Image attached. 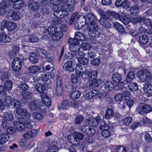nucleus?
Masks as SVG:
<instances>
[{
  "label": "nucleus",
  "instance_id": "obj_1",
  "mask_svg": "<svg viewBox=\"0 0 152 152\" xmlns=\"http://www.w3.org/2000/svg\"><path fill=\"white\" fill-rule=\"evenodd\" d=\"M14 126L18 130L23 131L25 128L31 127V121L29 119L21 118L19 121L14 124Z\"/></svg>",
  "mask_w": 152,
  "mask_h": 152
},
{
  "label": "nucleus",
  "instance_id": "obj_2",
  "mask_svg": "<svg viewBox=\"0 0 152 152\" xmlns=\"http://www.w3.org/2000/svg\"><path fill=\"white\" fill-rule=\"evenodd\" d=\"M80 46L75 45H74L69 44V49L72 52L71 55L72 56V57H75L77 58L84 56H85L84 53L82 51H80Z\"/></svg>",
  "mask_w": 152,
  "mask_h": 152
},
{
  "label": "nucleus",
  "instance_id": "obj_3",
  "mask_svg": "<svg viewBox=\"0 0 152 152\" xmlns=\"http://www.w3.org/2000/svg\"><path fill=\"white\" fill-rule=\"evenodd\" d=\"M75 39L72 38H69L68 40L69 44L74 45H75L79 46V41H84L86 40L85 36L83 34L78 32L75 33Z\"/></svg>",
  "mask_w": 152,
  "mask_h": 152
},
{
  "label": "nucleus",
  "instance_id": "obj_4",
  "mask_svg": "<svg viewBox=\"0 0 152 152\" xmlns=\"http://www.w3.org/2000/svg\"><path fill=\"white\" fill-rule=\"evenodd\" d=\"M138 78L141 82L149 80L151 77L150 72L146 69H142L139 71L137 73Z\"/></svg>",
  "mask_w": 152,
  "mask_h": 152
},
{
  "label": "nucleus",
  "instance_id": "obj_5",
  "mask_svg": "<svg viewBox=\"0 0 152 152\" xmlns=\"http://www.w3.org/2000/svg\"><path fill=\"white\" fill-rule=\"evenodd\" d=\"M152 110L151 107L149 105L140 103L136 108L137 112L140 115H144L150 112Z\"/></svg>",
  "mask_w": 152,
  "mask_h": 152
},
{
  "label": "nucleus",
  "instance_id": "obj_6",
  "mask_svg": "<svg viewBox=\"0 0 152 152\" xmlns=\"http://www.w3.org/2000/svg\"><path fill=\"white\" fill-rule=\"evenodd\" d=\"M39 39L35 35H26L22 40V43L27 45L30 42L36 43L39 41Z\"/></svg>",
  "mask_w": 152,
  "mask_h": 152
},
{
  "label": "nucleus",
  "instance_id": "obj_7",
  "mask_svg": "<svg viewBox=\"0 0 152 152\" xmlns=\"http://www.w3.org/2000/svg\"><path fill=\"white\" fill-rule=\"evenodd\" d=\"M99 129L102 130V135L104 138L109 137L111 133V129L107 124L103 123L99 126Z\"/></svg>",
  "mask_w": 152,
  "mask_h": 152
},
{
  "label": "nucleus",
  "instance_id": "obj_8",
  "mask_svg": "<svg viewBox=\"0 0 152 152\" xmlns=\"http://www.w3.org/2000/svg\"><path fill=\"white\" fill-rule=\"evenodd\" d=\"M86 22V18L84 16L79 15L77 17L76 22L75 23V26L77 29H81L85 25Z\"/></svg>",
  "mask_w": 152,
  "mask_h": 152
},
{
  "label": "nucleus",
  "instance_id": "obj_9",
  "mask_svg": "<svg viewBox=\"0 0 152 152\" xmlns=\"http://www.w3.org/2000/svg\"><path fill=\"white\" fill-rule=\"evenodd\" d=\"M32 125L31 127H29L27 128L28 129L27 132L24 134L23 135V137L27 139H30L35 137L37 134V131L36 129L32 128Z\"/></svg>",
  "mask_w": 152,
  "mask_h": 152
},
{
  "label": "nucleus",
  "instance_id": "obj_10",
  "mask_svg": "<svg viewBox=\"0 0 152 152\" xmlns=\"http://www.w3.org/2000/svg\"><path fill=\"white\" fill-rule=\"evenodd\" d=\"M12 67L13 70L16 72L19 71L22 67L21 59L18 58H15L12 61Z\"/></svg>",
  "mask_w": 152,
  "mask_h": 152
},
{
  "label": "nucleus",
  "instance_id": "obj_11",
  "mask_svg": "<svg viewBox=\"0 0 152 152\" xmlns=\"http://www.w3.org/2000/svg\"><path fill=\"white\" fill-rule=\"evenodd\" d=\"M7 15L10 17L12 19L14 20H19L21 15L20 12L16 11L10 10L7 12Z\"/></svg>",
  "mask_w": 152,
  "mask_h": 152
},
{
  "label": "nucleus",
  "instance_id": "obj_12",
  "mask_svg": "<svg viewBox=\"0 0 152 152\" xmlns=\"http://www.w3.org/2000/svg\"><path fill=\"white\" fill-rule=\"evenodd\" d=\"M74 62V61L72 60L67 61L63 66V69L68 71L69 72L74 71L75 70Z\"/></svg>",
  "mask_w": 152,
  "mask_h": 152
},
{
  "label": "nucleus",
  "instance_id": "obj_13",
  "mask_svg": "<svg viewBox=\"0 0 152 152\" xmlns=\"http://www.w3.org/2000/svg\"><path fill=\"white\" fill-rule=\"evenodd\" d=\"M81 130L83 132L89 135H94L95 132L94 128L88 125L83 126L81 128Z\"/></svg>",
  "mask_w": 152,
  "mask_h": 152
},
{
  "label": "nucleus",
  "instance_id": "obj_14",
  "mask_svg": "<svg viewBox=\"0 0 152 152\" xmlns=\"http://www.w3.org/2000/svg\"><path fill=\"white\" fill-rule=\"evenodd\" d=\"M28 103V107L31 110H36L38 108V105L37 103V101L34 98H32L31 99H28L27 101Z\"/></svg>",
  "mask_w": 152,
  "mask_h": 152
},
{
  "label": "nucleus",
  "instance_id": "obj_15",
  "mask_svg": "<svg viewBox=\"0 0 152 152\" xmlns=\"http://www.w3.org/2000/svg\"><path fill=\"white\" fill-rule=\"evenodd\" d=\"M40 70V67L38 66L33 65L28 68V73L30 75H34L39 73Z\"/></svg>",
  "mask_w": 152,
  "mask_h": 152
},
{
  "label": "nucleus",
  "instance_id": "obj_16",
  "mask_svg": "<svg viewBox=\"0 0 152 152\" xmlns=\"http://www.w3.org/2000/svg\"><path fill=\"white\" fill-rule=\"evenodd\" d=\"M13 2V7L16 10H19L23 7L24 4L23 0H11Z\"/></svg>",
  "mask_w": 152,
  "mask_h": 152
},
{
  "label": "nucleus",
  "instance_id": "obj_17",
  "mask_svg": "<svg viewBox=\"0 0 152 152\" xmlns=\"http://www.w3.org/2000/svg\"><path fill=\"white\" fill-rule=\"evenodd\" d=\"M68 139L69 141L72 145H78L80 143V141L78 140L74 134L69 135L68 136Z\"/></svg>",
  "mask_w": 152,
  "mask_h": 152
},
{
  "label": "nucleus",
  "instance_id": "obj_18",
  "mask_svg": "<svg viewBox=\"0 0 152 152\" xmlns=\"http://www.w3.org/2000/svg\"><path fill=\"white\" fill-rule=\"evenodd\" d=\"M63 35V32L61 31L58 28L53 34L52 37L53 40V41H57L61 39Z\"/></svg>",
  "mask_w": 152,
  "mask_h": 152
},
{
  "label": "nucleus",
  "instance_id": "obj_19",
  "mask_svg": "<svg viewBox=\"0 0 152 152\" xmlns=\"http://www.w3.org/2000/svg\"><path fill=\"white\" fill-rule=\"evenodd\" d=\"M95 21L90 20L89 23L88 24V29L89 31L90 35L91 37H94L95 35H93L95 31Z\"/></svg>",
  "mask_w": 152,
  "mask_h": 152
},
{
  "label": "nucleus",
  "instance_id": "obj_20",
  "mask_svg": "<svg viewBox=\"0 0 152 152\" xmlns=\"http://www.w3.org/2000/svg\"><path fill=\"white\" fill-rule=\"evenodd\" d=\"M16 112L18 115L22 116H24L30 118V114L28 112L26 109L23 108H17L16 110Z\"/></svg>",
  "mask_w": 152,
  "mask_h": 152
},
{
  "label": "nucleus",
  "instance_id": "obj_21",
  "mask_svg": "<svg viewBox=\"0 0 152 152\" xmlns=\"http://www.w3.org/2000/svg\"><path fill=\"white\" fill-rule=\"evenodd\" d=\"M28 6L29 8L32 10L37 11L40 7V5L37 2L34 1L28 2Z\"/></svg>",
  "mask_w": 152,
  "mask_h": 152
},
{
  "label": "nucleus",
  "instance_id": "obj_22",
  "mask_svg": "<svg viewBox=\"0 0 152 152\" xmlns=\"http://www.w3.org/2000/svg\"><path fill=\"white\" fill-rule=\"evenodd\" d=\"M41 97L44 104L47 107H50L51 104V101L50 98L45 94H43Z\"/></svg>",
  "mask_w": 152,
  "mask_h": 152
},
{
  "label": "nucleus",
  "instance_id": "obj_23",
  "mask_svg": "<svg viewBox=\"0 0 152 152\" xmlns=\"http://www.w3.org/2000/svg\"><path fill=\"white\" fill-rule=\"evenodd\" d=\"M35 51L40 57L45 58L47 57V52L44 49L41 48H37Z\"/></svg>",
  "mask_w": 152,
  "mask_h": 152
},
{
  "label": "nucleus",
  "instance_id": "obj_24",
  "mask_svg": "<svg viewBox=\"0 0 152 152\" xmlns=\"http://www.w3.org/2000/svg\"><path fill=\"white\" fill-rule=\"evenodd\" d=\"M61 9L68 12H71L74 10V5L68 4L66 3H63L61 5Z\"/></svg>",
  "mask_w": 152,
  "mask_h": 152
},
{
  "label": "nucleus",
  "instance_id": "obj_25",
  "mask_svg": "<svg viewBox=\"0 0 152 152\" xmlns=\"http://www.w3.org/2000/svg\"><path fill=\"white\" fill-rule=\"evenodd\" d=\"M9 136L6 133H1L0 134V144H3L9 139Z\"/></svg>",
  "mask_w": 152,
  "mask_h": 152
},
{
  "label": "nucleus",
  "instance_id": "obj_26",
  "mask_svg": "<svg viewBox=\"0 0 152 152\" xmlns=\"http://www.w3.org/2000/svg\"><path fill=\"white\" fill-rule=\"evenodd\" d=\"M120 18L119 19L125 25L128 24L130 22V19L125 13L123 12L121 13Z\"/></svg>",
  "mask_w": 152,
  "mask_h": 152
},
{
  "label": "nucleus",
  "instance_id": "obj_27",
  "mask_svg": "<svg viewBox=\"0 0 152 152\" xmlns=\"http://www.w3.org/2000/svg\"><path fill=\"white\" fill-rule=\"evenodd\" d=\"M143 90L146 93L152 94V83H146L144 85Z\"/></svg>",
  "mask_w": 152,
  "mask_h": 152
},
{
  "label": "nucleus",
  "instance_id": "obj_28",
  "mask_svg": "<svg viewBox=\"0 0 152 152\" xmlns=\"http://www.w3.org/2000/svg\"><path fill=\"white\" fill-rule=\"evenodd\" d=\"M94 73V72H93L89 75L90 78L89 85L92 88H94L95 86V76Z\"/></svg>",
  "mask_w": 152,
  "mask_h": 152
},
{
  "label": "nucleus",
  "instance_id": "obj_29",
  "mask_svg": "<svg viewBox=\"0 0 152 152\" xmlns=\"http://www.w3.org/2000/svg\"><path fill=\"white\" fill-rule=\"evenodd\" d=\"M104 86L106 90H110L114 87V85L111 81L108 80H105L104 82Z\"/></svg>",
  "mask_w": 152,
  "mask_h": 152
},
{
  "label": "nucleus",
  "instance_id": "obj_30",
  "mask_svg": "<svg viewBox=\"0 0 152 152\" xmlns=\"http://www.w3.org/2000/svg\"><path fill=\"white\" fill-rule=\"evenodd\" d=\"M4 102L7 107L12 106L13 100L11 96H6L4 98Z\"/></svg>",
  "mask_w": 152,
  "mask_h": 152
},
{
  "label": "nucleus",
  "instance_id": "obj_31",
  "mask_svg": "<svg viewBox=\"0 0 152 152\" xmlns=\"http://www.w3.org/2000/svg\"><path fill=\"white\" fill-rule=\"evenodd\" d=\"M112 79L113 81L116 84L121 81L122 76L121 75L115 72L113 75Z\"/></svg>",
  "mask_w": 152,
  "mask_h": 152
},
{
  "label": "nucleus",
  "instance_id": "obj_32",
  "mask_svg": "<svg viewBox=\"0 0 152 152\" xmlns=\"http://www.w3.org/2000/svg\"><path fill=\"white\" fill-rule=\"evenodd\" d=\"M100 23L104 27L109 28L111 27V25L107 21V20L104 18H101L99 20Z\"/></svg>",
  "mask_w": 152,
  "mask_h": 152
},
{
  "label": "nucleus",
  "instance_id": "obj_33",
  "mask_svg": "<svg viewBox=\"0 0 152 152\" xmlns=\"http://www.w3.org/2000/svg\"><path fill=\"white\" fill-rule=\"evenodd\" d=\"M72 129L71 125L65 124L61 129V132L63 135H64L66 133L70 132Z\"/></svg>",
  "mask_w": 152,
  "mask_h": 152
},
{
  "label": "nucleus",
  "instance_id": "obj_34",
  "mask_svg": "<svg viewBox=\"0 0 152 152\" xmlns=\"http://www.w3.org/2000/svg\"><path fill=\"white\" fill-rule=\"evenodd\" d=\"M38 57L34 52L30 53L29 58V61L33 63H35L38 61Z\"/></svg>",
  "mask_w": 152,
  "mask_h": 152
},
{
  "label": "nucleus",
  "instance_id": "obj_35",
  "mask_svg": "<svg viewBox=\"0 0 152 152\" xmlns=\"http://www.w3.org/2000/svg\"><path fill=\"white\" fill-rule=\"evenodd\" d=\"M0 39L1 42L2 41L4 43L8 42L10 40L9 37L7 36L6 33L2 32L0 34Z\"/></svg>",
  "mask_w": 152,
  "mask_h": 152
},
{
  "label": "nucleus",
  "instance_id": "obj_36",
  "mask_svg": "<svg viewBox=\"0 0 152 152\" xmlns=\"http://www.w3.org/2000/svg\"><path fill=\"white\" fill-rule=\"evenodd\" d=\"M17 27L16 24L12 22H7L6 28L8 30L11 31L15 29Z\"/></svg>",
  "mask_w": 152,
  "mask_h": 152
},
{
  "label": "nucleus",
  "instance_id": "obj_37",
  "mask_svg": "<svg viewBox=\"0 0 152 152\" xmlns=\"http://www.w3.org/2000/svg\"><path fill=\"white\" fill-rule=\"evenodd\" d=\"M81 94V93L79 91H73L70 94V97L72 99H77L79 98Z\"/></svg>",
  "mask_w": 152,
  "mask_h": 152
},
{
  "label": "nucleus",
  "instance_id": "obj_38",
  "mask_svg": "<svg viewBox=\"0 0 152 152\" xmlns=\"http://www.w3.org/2000/svg\"><path fill=\"white\" fill-rule=\"evenodd\" d=\"M135 75L134 72L131 71L129 72L126 76V83H129L132 81L134 79Z\"/></svg>",
  "mask_w": 152,
  "mask_h": 152
},
{
  "label": "nucleus",
  "instance_id": "obj_39",
  "mask_svg": "<svg viewBox=\"0 0 152 152\" xmlns=\"http://www.w3.org/2000/svg\"><path fill=\"white\" fill-rule=\"evenodd\" d=\"M107 15L113 17L118 18L119 19L120 18L121 15L120 13L121 12H120L119 13L116 12H115L111 11L110 10H108L107 11Z\"/></svg>",
  "mask_w": 152,
  "mask_h": 152
},
{
  "label": "nucleus",
  "instance_id": "obj_40",
  "mask_svg": "<svg viewBox=\"0 0 152 152\" xmlns=\"http://www.w3.org/2000/svg\"><path fill=\"white\" fill-rule=\"evenodd\" d=\"M14 116L11 113H6L3 115V120L7 121H11L13 120Z\"/></svg>",
  "mask_w": 152,
  "mask_h": 152
},
{
  "label": "nucleus",
  "instance_id": "obj_41",
  "mask_svg": "<svg viewBox=\"0 0 152 152\" xmlns=\"http://www.w3.org/2000/svg\"><path fill=\"white\" fill-rule=\"evenodd\" d=\"M128 88L131 91H135L138 90V87L137 83L131 82L129 84Z\"/></svg>",
  "mask_w": 152,
  "mask_h": 152
},
{
  "label": "nucleus",
  "instance_id": "obj_42",
  "mask_svg": "<svg viewBox=\"0 0 152 152\" xmlns=\"http://www.w3.org/2000/svg\"><path fill=\"white\" fill-rule=\"evenodd\" d=\"M148 40L147 36L145 35H143L140 37L139 41L141 44H145L148 42Z\"/></svg>",
  "mask_w": 152,
  "mask_h": 152
},
{
  "label": "nucleus",
  "instance_id": "obj_43",
  "mask_svg": "<svg viewBox=\"0 0 152 152\" xmlns=\"http://www.w3.org/2000/svg\"><path fill=\"white\" fill-rule=\"evenodd\" d=\"M12 83L10 80L6 81L4 84V89L5 90L8 91L12 89Z\"/></svg>",
  "mask_w": 152,
  "mask_h": 152
},
{
  "label": "nucleus",
  "instance_id": "obj_44",
  "mask_svg": "<svg viewBox=\"0 0 152 152\" xmlns=\"http://www.w3.org/2000/svg\"><path fill=\"white\" fill-rule=\"evenodd\" d=\"M114 115V111L111 108H108L106 111L105 117L107 119L111 118Z\"/></svg>",
  "mask_w": 152,
  "mask_h": 152
},
{
  "label": "nucleus",
  "instance_id": "obj_45",
  "mask_svg": "<svg viewBox=\"0 0 152 152\" xmlns=\"http://www.w3.org/2000/svg\"><path fill=\"white\" fill-rule=\"evenodd\" d=\"M113 25L115 28L119 32H123L124 31V28L121 24L118 22H115Z\"/></svg>",
  "mask_w": 152,
  "mask_h": 152
},
{
  "label": "nucleus",
  "instance_id": "obj_46",
  "mask_svg": "<svg viewBox=\"0 0 152 152\" xmlns=\"http://www.w3.org/2000/svg\"><path fill=\"white\" fill-rule=\"evenodd\" d=\"M22 95L23 99L24 100L27 99V101H28V99H31V94L29 92L27 91H24L23 92Z\"/></svg>",
  "mask_w": 152,
  "mask_h": 152
},
{
  "label": "nucleus",
  "instance_id": "obj_47",
  "mask_svg": "<svg viewBox=\"0 0 152 152\" xmlns=\"http://www.w3.org/2000/svg\"><path fill=\"white\" fill-rule=\"evenodd\" d=\"M78 61L80 64L84 65H86L88 63V58H85L84 56L78 58Z\"/></svg>",
  "mask_w": 152,
  "mask_h": 152
},
{
  "label": "nucleus",
  "instance_id": "obj_48",
  "mask_svg": "<svg viewBox=\"0 0 152 152\" xmlns=\"http://www.w3.org/2000/svg\"><path fill=\"white\" fill-rule=\"evenodd\" d=\"M108 94V93L107 92H105L102 91V92H99V91L96 89V96L99 98H103L107 96Z\"/></svg>",
  "mask_w": 152,
  "mask_h": 152
},
{
  "label": "nucleus",
  "instance_id": "obj_49",
  "mask_svg": "<svg viewBox=\"0 0 152 152\" xmlns=\"http://www.w3.org/2000/svg\"><path fill=\"white\" fill-rule=\"evenodd\" d=\"M37 91L40 93H42L45 90V86L39 83L37 84L35 87Z\"/></svg>",
  "mask_w": 152,
  "mask_h": 152
},
{
  "label": "nucleus",
  "instance_id": "obj_50",
  "mask_svg": "<svg viewBox=\"0 0 152 152\" xmlns=\"http://www.w3.org/2000/svg\"><path fill=\"white\" fill-rule=\"evenodd\" d=\"M21 106V103L20 101L16 99H14L13 100V103L12 107H13L14 108H20Z\"/></svg>",
  "mask_w": 152,
  "mask_h": 152
},
{
  "label": "nucleus",
  "instance_id": "obj_51",
  "mask_svg": "<svg viewBox=\"0 0 152 152\" xmlns=\"http://www.w3.org/2000/svg\"><path fill=\"white\" fill-rule=\"evenodd\" d=\"M130 11L132 14L136 15L138 13L139 10L137 6L134 5L130 8Z\"/></svg>",
  "mask_w": 152,
  "mask_h": 152
},
{
  "label": "nucleus",
  "instance_id": "obj_52",
  "mask_svg": "<svg viewBox=\"0 0 152 152\" xmlns=\"http://www.w3.org/2000/svg\"><path fill=\"white\" fill-rule=\"evenodd\" d=\"M33 116L34 119L38 121L41 120L43 118V115L41 113L36 112L33 113Z\"/></svg>",
  "mask_w": 152,
  "mask_h": 152
},
{
  "label": "nucleus",
  "instance_id": "obj_53",
  "mask_svg": "<svg viewBox=\"0 0 152 152\" xmlns=\"http://www.w3.org/2000/svg\"><path fill=\"white\" fill-rule=\"evenodd\" d=\"M10 6L9 2L7 0H3L1 2H0V8L6 9Z\"/></svg>",
  "mask_w": 152,
  "mask_h": 152
},
{
  "label": "nucleus",
  "instance_id": "obj_54",
  "mask_svg": "<svg viewBox=\"0 0 152 152\" xmlns=\"http://www.w3.org/2000/svg\"><path fill=\"white\" fill-rule=\"evenodd\" d=\"M58 9L57 11H55L54 13V15L56 17L59 18L60 17H63L61 15L62 13H63L62 9H61V6L60 7H58Z\"/></svg>",
  "mask_w": 152,
  "mask_h": 152
},
{
  "label": "nucleus",
  "instance_id": "obj_55",
  "mask_svg": "<svg viewBox=\"0 0 152 152\" xmlns=\"http://www.w3.org/2000/svg\"><path fill=\"white\" fill-rule=\"evenodd\" d=\"M83 117L82 115H77L75 118L74 122L76 124H79L81 123L83 120Z\"/></svg>",
  "mask_w": 152,
  "mask_h": 152
},
{
  "label": "nucleus",
  "instance_id": "obj_56",
  "mask_svg": "<svg viewBox=\"0 0 152 152\" xmlns=\"http://www.w3.org/2000/svg\"><path fill=\"white\" fill-rule=\"evenodd\" d=\"M57 29H58L56 27L51 26L48 28L47 30L46 29L45 32L46 33V31H47L49 34L53 35L54 33L57 31Z\"/></svg>",
  "mask_w": 152,
  "mask_h": 152
},
{
  "label": "nucleus",
  "instance_id": "obj_57",
  "mask_svg": "<svg viewBox=\"0 0 152 152\" xmlns=\"http://www.w3.org/2000/svg\"><path fill=\"white\" fill-rule=\"evenodd\" d=\"M132 119L130 117H127L124 118L122 121L124 125H129L132 122Z\"/></svg>",
  "mask_w": 152,
  "mask_h": 152
},
{
  "label": "nucleus",
  "instance_id": "obj_58",
  "mask_svg": "<svg viewBox=\"0 0 152 152\" xmlns=\"http://www.w3.org/2000/svg\"><path fill=\"white\" fill-rule=\"evenodd\" d=\"M143 20H141L143 24L147 26H151L152 23V21L148 18H145L144 17H142Z\"/></svg>",
  "mask_w": 152,
  "mask_h": 152
},
{
  "label": "nucleus",
  "instance_id": "obj_59",
  "mask_svg": "<svg viewBox=\"0 0 152 152\" xmlns=\"http://www.w3.org/2000/svg\"><path fill=\"white\" fill-rule=\"evenodd\" d=\"M59 149L57 146L52 145L50 146L48 149L47 152H57Z\"/></svg>",
  "mask_w": 152,
  "mask_h": 152
},
{
  "label": "nucleus",
  "instance_id": "obj_60",
  "mask_svg": "<svg viewBox=\"0 0 152 152\" xmlns=\"http://www.w3.org/2000/svg\"><path fill=\"white\" fill-rule=\"evenodd\" d=\"M143 20L142 17L139 16L138 17H132L130 19V21L133 23H136L138 22H141L142 20Z\"/></svg>",
  "mask_w": 152,
  "mask_h": 152
},
{
  "label": "nucleus",
  "instance_id": "obj_61",
  "mask_svg": "<svg viewBox=\"0 0 152 152\" xmlns=\"http://www.w3.org/2000/svg\"><path fill=\"white\" fill-rule=\"evenodd\" d=\"M81 47L84 50H88L91 48V45L87 43H83L81 45Z\"/></svg>",
  "mask_w": 152,
  "mask_h": 152
},
{
  "label": "nucleus",
  "instance_id": "obj_62",
  "mask_svg": "<svg viewBox=\"0 0 152 152\" xmlns=\"http://www.w3.org/2000/svg\"><path fill=\"white\" fill-rule=\"evenodd\" d=\"M145 140L147 142H150L152 140V138L150 135L147 133H143L142 134Z\"/></svg>",
  "mask_w": 152,
  "mask_h": 152
},
{
  "label": "nucleus",
  "instance_id": "obj_63",
  "mask_svg": "<svg viewBox=\"0 0 152 152\" xmlns=\"http://www.w3.org/2000/svg\"><path fill=\"white\" fill-rule=\"evenodd\" d=\"M78 13L76 12H75L72 14L70 19L69 22V24L72 25L75 19L76 18V17Z\"/></svg>",
  "mask_w": 152,
  "mask_h": 152
},
{
  "label": "nucleus",
  "instance_id": "obj_64",
  "mask_svg": "<svg viewBox=\"0 0 152 152\" xmlns=\"http://www.w3.org/2000/svg\"><path fill=\"white\" fill-rule=\"evenodd\" d=\"M116 150L117 152H127L126 149L123 146H117Z\"/></svg>",
  "mask_w": 152,
  "mask_h": 152
}]
</instances>
